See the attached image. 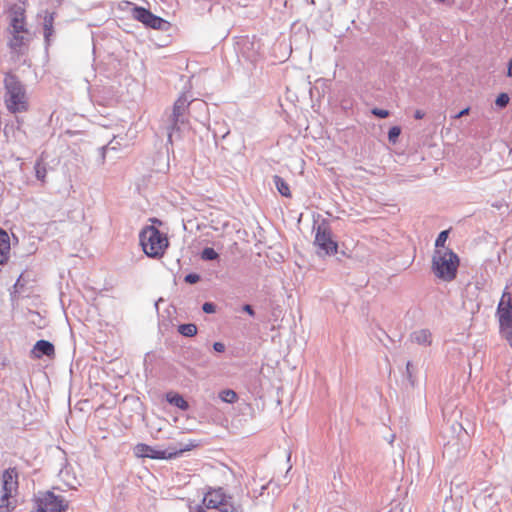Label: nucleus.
Wrapping results in <instances>:
<instances>
[{"label":"nucleus","mask_w":512,"mask_h":512,"mask_svg":"<svg viewBox=\"0 0 512 512\" xmlns=\"http://www.w3.org/2000/svg\"><path fill=\"white\" fill-rule=\"evenodd\" d=\"M68 503L52 492H45L35 499L34 512H66Z\"/></svg>","instance_id":"obj_8"},{"label":"nucleus","mask_w":512,"mask_h":512,"mask_svg":"<svg viewBox=\"0 0 512 512\" xmlns=\"http://www.w3.org/2000/svg\"><path fill=\"white\" fill-rule=\"evenodd\" d=\"M1 493L17 496L19 489L18 472L15 468L6 469L1 476Z\"/></svg>","instance_id":"obj_12"},{"label":"nucleus","mask_w":512,"mask_h":512,"mask_svg":"<svg viewBox=\"0 0 512 512\" xmlns=\"http://www.w3.org/2000/svg\"><path fill=\"white\" fill-rule=\"evenodd\" d=\"M314 244L318 247L320 255L336 254L338 244L332 239L331 232L324 226H318Z\"/></svg>","instance_id":"obj_10"},{"label":"nucleus","mask_w":512,"mask_h":512,"mask_svg":"<svg viewBox=\"0 0 512 512\" xmlns=\"http://www.w3.org/2000/svg\"><path fill=\"white\" fill-rule=\"evenodd\" d=\"M372 113L379 117V118H386L389 116V111L388 110H384V109H379V108H374L372 110Z\"/></svg>","instance_id":"obj_28"},{"label":"nucleus","mask_w":512,"mask_h":512,"mask_svg":"<svg viewBox=\"0 0 512 512\" xmlns=\"http://www.w3.org/2000/svg\"><path fill=\"white\" fill-rule=\"evenodd\" d=\"M425 116V113L422 110H416L414 113V117L416 119H422Z\"/></svg>","instance_id":"obj_34"},{"label":"nucleus","mask_w":512,"mask_h":512,"mask_svg":"<svg viewBox=\"0 0 512 512\" xmlns=\"http://www.w3.org/2000/svg\"><path fill=\"white\" fill-rule=\"evenodd\" d=\"M5 105L9 112L16 114L26 112L29 109V101L24 86L12 74H7L4 79Z\"/></svg>","instance_id":"obj_2"},{"label":"nucleus","mask_w":512,"mask_h":512,"mask_svg":"<svg viewBox=\"0 0 512 512\" xmlns=\"http://www.w3.org/2000/svg\"><path fill=\"white\" fill-rule=\"evenodd\" d=\"M274 183L278 192L287 198L292 196L288 183L280 176H274Z\"/></svg>","instance_id":"obj_20"},{"label":"nucleus","mask_w":512,"mask_h":512,"mask_svg":"<svg viewBox=\"0 0 512 512\" xmlns=\"http://www.w3.org/2000/svg\"><path fill=\"white\" fill-rule=\"evenodd\" d=\"M219 397L223 402L234 403L237 400V394L231 389L223 390L219 393Z\"/></svg>","instance_id":"obj_22"},{"label":"nucleus","mask_w":512,"mask_h":512,"mask_svg":"<svg viewBox=\"0 0 512 512\" xmlns=\"http://www.w3.org/2000/svg\"><path fill=\"white\" fill-rule=\"evenodd\" d=\"M207 509H218L221 512H238L220 488L208 490L203 496L202 504L196 507L197 512H205Z\"/></svg>","instance_id":"obj_7"},{"label":"nucleus","mask_w":512,"mask_h":512,"mask_svg":"<svg viewBox=\"0 0 512 512\" xmlns=\"http://www.w3.org/2000/svg\"><path fill=\"white\" fill-rule=\"evenodd\" d=\"M218 258V253L213 248H205L202 251V259L204 260H215Z\"/></svg>","instance_id":"obj_25"},{"label":"nucleus","mask_w":512,"mask_h":512,"mask_svg":"<svg viewBox=\"0 0 512 512\" xmlns=\"http://www.w3.org/2000/svg\"><path fill=\"white\" fill-rule=\"evenodd\" d=\"M470 112V108L469 107H466L464 108L463 110H461L459 113H457L453 118L454 119H458V118H461L463 116H466L468 115Z\"/></svg>","instance_id":"obj_31"},{"label":"nucleus","mask_w":512,"mask_h":512,"mask_svg":"<svg viewBox=\"0 0 512 512\" xmlns=\"http://www.w3.org/2000/svg\"><path fill=\"white\" fill-rule=\"evenodd\" d=\"M197 446L198 443L195 441H190L185 445H180L179 448L161 450L144 443H139L134 447V454L140 458L146 457L151 459H172L180 456L183 452L192 450Z\"/></svg>","instance_id":"obj_6"},{"label":"nucleus","mask_w":512,"mask_h":512,"mask_svg":"<svg viewBox=\"0 0 512 512\" xmlns=\"http://www.w3.org/2000/svg\"><path fill=\"white\" fill-rule=\"evenodd\" d=\"M31 354L36 359H40L44 355L52 358L55 356V348L51 342L47 340H39L33 346Z\"/></svg>","instance_id":"obj_13"},{"label":"nucleus","mask_w":512,"mask_h":512,"mask_svg":"<svg viewBox=\"0 0 512 512\" xmlns=\"http://www.w3.org/2000/svg\"><path fill=\"white\" fill-rule=\"evenodd\" d=\"M132 16L135 20L152 29L160 30L163 29V27L167 24L164 19L154 15L148 9L140 6H135L132 9Z\"/></svg>","instance_id":"obj_11"},{"label":"nucleus","mask_w":512,"mask_h":512,"mask_svg":"<svg viewBox=\"0 0 512 512\" xmlns=\"http://www.w3.org/2000/svg\"><path fill=\"white\" fill-rule=\"evenodd\" d=\"M495 103L499 107H505L509 103V96L506 93H501L496 98Z\"/></svg>","instance_id":"obj_27"},{"label":"nucleus","mask_w":512,"mask_h":512,"mask_svg":"<svg viewBox=\"0 0 512 512\" xmlns=\"http://www.w3.org/2000/svg\"><path fill=\"white\" fill-rule=\"evenodd\" d=\"M16 504V496L1 493L0 512H12L16 508Z\"/></svg>","instance_id":"obj_16"},{"label":"nucleus","mask_w":512,"mask_h":512,"mask_svg":"<svg viewBox=\"0 0 512 512\" xmlns=\"http://www.w3.org/2000/svg\"><path fill=\"white\" fill-rule=\"evenodd\" d=\"M189 107V100L185 94L178 97L173 105V111L170 116V125L167 127L168 141L172 143L174 131L179 130V122H183L182 117Z\"/></svg>","instance_id":"obj_9"},{"label":"nucleus","mask_w":512,"mask_h":512,"mask_svg":"<svg viewBox=\"0 0 512 512\" xmlns=\"http://www.w3.org/2000/svg\"><path fill=\"white\" fill-rule=\"evenodd\" d=\"M496 315L501 336L512 347V292L506 286L498 303Z\"/></svg>","instance_id":"obj_5"},{"label":"nucleus","mask_w":512,"mask_h":512,"mask_svg":"<svg viewBox=\"0 0 512 512\" xmlns=\"http://www.w3.org/2000/svg\"><path fill=\"white\" fill-rule=\"evenodd\" d=\"M243 310L247 313H249L250 315H254V310H253V307L251 305H244L243 306Z\"/></svg>","instance_id":"obj_33"},{"label":"nucleus","mask_w":512,"mask_h":512,"mask_svg":"<svg viewBox=\"0 0 512 512\" xmlns=\"http://www.w3.org/2000/svg\"><path fill=\"white\" fill-rule=\"evenodd\" d=\"M54 19L55 14L54 13H46L43 20V26H44V37L46 41H49L50 37L54 33Z\"/></svg>","instance_id":"obj_18"},{"label":"nucleus","mask_w":512,"mask_h":512,"mask_svg":"<svg viewBox=\"0 0 512 512\" xmlns=\"http://www.w3.org/2000/svg\"><path fill=\"white\" fill-rule=\"evenodd\" d=\"M35 174L37 179L41 180L42 182L45 181L47 170L46 166L42 161H37L35 164Z\"/></svg>","instance_id":"obj_23"},{"label":"nucleus","mask_w":512,"mask_h":512,"mask_svg":"<svg viewBox=\"0 0 512 512\" xmlns=\"http://www.w3.org/2000/svg\"><path fill=\"white\" fill-rule=\"evenodd\" d=\"M166 398L170 404L180 408L183 411L189 408L187 401L177 393H168Z\"/></svg>","instance_id":"obj_19"},{"label":"nucleus","mask_w":512,"mask_h":512,"mask_svg":"<svg viewBox=\"0 0 512 512\" xmlns=\"http://www.w3.org/2000/svg\"><path fill=\"white\" fill-rule=\"evenodd\" d=\"M203 311L205 313H214L215 312V305L211 302H206L203 304L202 307Z\"/></svg>","instance_id":"obj_29"},{"label":"nucleus","mask_w":512,"mask_h":512,"mask_svg":"<svg viewBox=\"0 0 512 512\" xmlns=\"http://www.w3.org/2000/svg\"><path fill=\"white\" fill-rule=\"evenodd\" d=\"M10 237L8 233L0 228V264L4 265L10 258Z\"/></svg>","instance_id":"obj_14"},{"label":"nucleus","mask_w":512,"mask_h":512,"mask_svg":"<svg viewBox=\"0 0 512 512\" xmlns=\"http://www.w3.org/2000/svg\"><path fill=\"white\" fill-rule=\"evenodd\" d=\"M447 238H448V231L445 230V231H442L440 232V234L438 235L436 241H435V246L437 249H446L444 247L445 245V242L447 241Z\"/></svg>","instance_id":"obj_24"},{"label":"nucleus","mask_w":512,"mask_h":512,"mask_svg":"<svg viewBox=\"0 0 512 512\" xmlns=\"http://www.w3.org/2000/svg\"><path fill=\"white\" fill-rule=\"evenodd\" d=\"M179 332L187 337H192L197 333V326L195 324H182L179 326Z\"/></svg>","instance_id":"obj_21"},{"label":"nucleus","mask_w":512,"mask_h":512,"mask_svg":"<svg viewBox=\"0 0 512 512\" xmlns=\"http://www.w3.org/2000/svg\"><path fill=\"white\" fill-rule=\"evenodd\" d=\"M459 265L460 258L451 249H436L434 251L431 269L439 280L444 282L455 280Z\"/></svg>","instance_id":"obj_1"},{"label":"nucleus","mask_w":512,"mask_h":512,"mask_svg":"<svg viewBox=\"0 0 512 512\" xmlns=\"http://www.w3.org/2000/svg\"><path fill=\"white\" fill-rule=\"evenodd\" d=\"M213 348L217 352H223L225 350V345L221 342H215Z\"/></svg>","instance_id":"obj_32"},{"label":"nucleus","mask_w":512,"mask_h":512,"mask_svg":"<svg viewBox=\"0 0 512 512\" xmlns=\"http://www.w3.org/2000/svg\"><path fill=\"white\" fill-rule=\"evenodd\" d=\"M140 245L144 253L150 258H161L169 247L166 234L154 226L144 227L139 234Z\"/></svg>","instance_id":"obj_3"},{"label":"nucleus","mask_w":512,"mask_h":512,"mask_svg":"<svg viewBox=\"0 0 512 512\" xmlns=\"http://www.w3.org/2000/svg\"><path fill=\"white\" fill-rule=\"evenodd\" d=\"M401 133V129L398 126H393L389 129L388 138L390 142L395 143Z\"/></svg>","instance_id":"obj_26"},{"label":"nucleus","mask_w":512,"mask_h":512,"mask_svg":"<svg viewBox=\"0 0 512 512\" xmlns=\"http://www.w3.org/2000/svg\"><path fill=\"white\" fill-rule=\"evenodd\" d=\"M411 339L413 342L419 344V345H430L432 341V334L427 329H421L418 331H415L411 335Z\"/></svg>","instance_id":"obj_17"},{"label":"nucleus","mask_w":512,"mask_h":512,"mask_svg":"<svg viewBox=\"0 0 512 512\" xmlns=\"http://www.w3.org/2000/svg\"><path fill=\"white\" fill-rule=\"evenodd\" d=\"M10 27L11 37L8 45L13 51L20 53L29 41L25 10L22 7L15 6L11 9Z\"/></svg>","instance_id":"obj_4"},{"label":"nucleus","mask_w":512,"mask_h":512,"mask_svg":"<svg viewBox=\"0 0 512 512\" xmlns=\"http://www.w3.org/2000/svg\"><path fill=\"white\" fill-rule=\"evenodd\" d=\"M199 279H200V277L197 274H188L185 277V281L188 282V283H191V284H194V283L198 282Z\"/></svg>","instance_id":"obj_30"},{"label":"nucleus","mask_w":512,"mask_h":512,"mask_svg":"<svg viewBox=\"0 0 512 512\" xmlns=\"http://www.w3.org/2000/svg\"><path fill=\"white\" fill-rule=\"evenodd\" d=\"M268 490L267 496L271 494V501L275 500L281 493L280 485L270 478L265 485L261 486L258 496L264 497L265 491Z\"/></svg>","instance_id":"obj_15"},{"label":"nucleus","mask_w":512,"mask_h":512,"mask_svg":"<svg viewBox=\"0 0 512 512\" xmlns=\"http://www.w3.org/2000/svg\"><path fill=\"white\" fill-rule=\"evenodd\" d=\"M508 76L512 77V59L509 61L508 64Z\"/></svg>","instance_id":"obj_35"}]
</instances>
